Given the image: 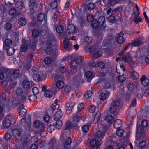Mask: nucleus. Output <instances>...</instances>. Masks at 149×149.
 <instances>
[{"instance_id":"nucleus-20","label":"nucleus","mask_w":149,"mask_h":149,"mask_svg":"<svg viewBox=\"0 0 149 149\" xmlns=\"http://www.w3.org/2000/svg\"><path fill=\"white\" fill-rule=\"evenodd\" d=\"M105 20V17L103 16H101L99 17L97 21V22L99 23V25H100V27H101V29L102 30H105V29L106 27L104 25Z\"/></svg>"},{"instance_id":"nucleus-22","label":"nucleus","mask_w":149,"mask_h":149,"mask_svg":"<svg viewBox=\"0 0 149 149\" xmlns=\"http://www.w3.org/2000/svg\"><path fill=\"white\" fill-rule=\"evenodd\" d=\"M113 40V38L111 35H109L106 37V40L103 41V46L108 45Z\"/></svg>"},{"instance_id":"nucleus-1","label":"nucleus","mask_w":149,"mask_h":149,"mask_svg":"<svg viewBox=\"0 0 149 149\" xmlns=\"http://www.w3.org/2000/svg\"><path fill=\"white\" fill-rule=\"evenodd\" d=\"M97 125L99 130L95 134V137L98 139L102 140L104 137L107 127L105 125L104 121L102 120L99 121Z\"/></svg>"},{"instance_id":"nucleus-52","label":"nucleus","mask_w":149,"mask_h":149,"mask_svg":"<svg viewBox=\"0 0 149 149\" xmlns=\"http://www.w3.org/2000/svg\"><path fill=\"white\" fill-rule=\"evenodd\" d=\"M58 70L61 73H64L66 71V69L64 66L60 65L58 68Z\"/></svg>"},{"instance_id":"nucleus-8","label":"nucleus","mask_w":149,"mask_h":149,"mask_svg":"<svg viewBox=\"0 0 149 149\" xmlns=\"http://www.w3.org/2000/svg\"><path fill=\"white\" fill-rule=\"evenodd\" d=\"M53 77L56 81V86L59 89H61L65 86L63 78L61 75L56 74L53 76Z\"/></svg>"},{"instance_id":"nucleus-28","label":"nucleus","mask_w":149,"mask_h":149,"mask_svg":"<svg viewBox=\"0 0 149 149\" xmlns=\"http://www.w3.org/2000/svg\"><path fill=\"white\" fill-rule=\"evenodd\" d=\"M122 122L121 120L117 119L115 121L114 127L116 129L120 128L122 125Z\"/></svg>"},{"instance_id":"nucleus-55","label":"nucleus","mask_w":149,"mask_h":149,"mask_svg":"<svg viewBox=\"0 0 149 149\" xmlns=\"http://www.w3.org/2000/svg\"><path fill=\"white\" fill-rule=\"evenodd\" d=\"M90 125H85L83 126L82 129L83 132L85 133H87L89 130Z\"/></svg>"},{"instance_id":"nucleus-12","label":"nucleus","mask_w":149,"mask_h":149,"mask_svg":"<svg viewBox=\"0 0 149 149\" xmlns=\"http://www.w3.org/2000/svg\"><path fill=\"white\" fill-rule=\"evenodd\" d=\"M22 125H23L25 129L29 130L31 127V121L30 118L26 120L23 118L20 120Z\"/></svg>"},{"instance_id":"nucleus-48","label":"nucleus","mask_w":149,"mask_h":149,"mask_svg":"<svg viewBox=\"0 0 149 149\" xmlns=\"http://www.w3.org/2000/svg\"><path fill=\"white\" fill-rule=\"evenodd\" d=\"M92 27L94 29H96L98 27H100L99 23L96 20H94L92 22Z\"/></svg>"},{"instance_id":"nucleus-27","label":"nucleus","mask_w":149,"mask_h":149,"mask_svg":"<svg viewBox=\"0 0 149 149\" xmlns=\"http://www.w3.org/2000/svg\"><path fill=\"white\" fill-rule=\"evenodd\" d=\"M24 106L23 104L20 105L19 107L20 112H19V115L21 117H23L25 115L27 112L26 109L24 108Z\"/></svg>"},{"instance_id":"nucleus-9","label":"nucleus","mask_w":149,"mask_h":149,"mask_svg":"<svg viewBox=\"0 0 149 149\" xmlns=\"http://www.w3.org/2000/svg\"><path fill=\"white\" fill-rule=\"evenodd\" d=\"M76 37L73 36L71 37L70 38V39H68L67 38H66L63 42L64 44V49L66 50L70 51L72 48L73 45L72 44V42H70L69 40H75L76 39Z\"/></svg>"},{"instance_id":"nucleus-53","label":"nucleus","mask_w":149,"mask_h":149,"mask_svg":"<svg viewBox=\"0 0 149 149\" xmlns=\"http://www.w3.org/2000/svg\"><path fill=\"white\" fill-rule=\"evenodd\" d=\"M72 85L69 84L65 86L64 88V91L66 92H68L72 90Z\"/></svg>"},{"instance_id":"nucleus-5","label":"nucleus","mask_w":149,"mask_h":149,"mask_svg":"<svg viewBox=\"0 0 149 149\" xmlns=\"http://www.w3.org/2000/svg\"><path fill=\"white\" fill-rule=\"evenodd\" d=\"M32 71L33 74V80L37 82L42 81L46 76V74H44L43 72H39L37 73L38 71V69L35 67L32 69Z\"/></svg>"},{"instance_id":"nucleus-59","label":"nucleus","mask_w":149,"mask_h":149,"mask_svg":"<svg viewBox=\"0 0 149 149\" xmlns=\"http://www.w3.org/2000/svg\"><path fill=\"white\" fill-rule=\"evenodd\" d=\"M142 42L140 40H137L132 43V45L133 46H137L142 45Z\"/></svg>"},{"instance_id":"nucleus-21","label":"nucleus","mask_w":149,"mask_h":149,"mask_svg":"<svg viewBox=\"0 0 149 149\" xmlns=\"http://www.w3.org/2000/svg\"><path fill=\"white\" fill-rule=\"evenodd\" d=\"M110 95V93L107 91H105L100 95V99L102 100H104L107 99Z\"/></svg>"},{"instance_id":"nucleus-6","label":"nucleus","mask_w":149,"mask_h":149,"mask_svg":"<svg viewBox=\"0 0 149 149\" xmlns=\"http://www.w3.org/2000/svg\"><path fill=\"white\" fill-rule=\"evenodd\" d=\"M82 60L80 57L77 58L75 60H72L70 64L71 72L73 73L76 72L78 67H79L80 64Z\"/></svg>"},{"instance_id":"nucleus-36","label":"nucleus","mask_w":149,"mask_h":149,"mask_svg":"<svg viewBox=\"0 0 149 149\" xmlns=\"http://www.w3.org/2000/svg\"><path fill=\"white\" fill-rule=\"evenodd\" d=\"M3 49L4 50H7V53L8 55H12L14 52V51H13L14 49L13 48H10V49H7L6 47L4 46Z\"/></svg>"},{"instance_id":"nucleus-64","label":"nucleus","mask_w":149,"mask_h":149,"mask_svg":"<svg viewBox=\"0 0 149 149\" xmlns=\"http://www.w3.org/2000/svg\"><path fill=\"white\" fill-rule=\"evenodd\" d=\"M44 61L45 64H49L51 63L52 60L50 58L47 57L45 58Z\"/></svg>"},{"instance_id":"nucleus-54","label":"nucleus","mask_w":149,"mask_h":149,"mask_svg":"<svg viewBox=\"0 0 149 149\" xmlns=\"http://www.w3.org/2000/svg\"><path fill=\"white\" fill-rule=\"evenodd\" d=\"M131 75L133 78L134 79H137L139 78V74L135 71H133L132 72Z\"/></svg>"},{"instance_id":"nucleus-35","label":"nucleus","mask_w":149,"mask_h":149,"mask_svg":"<svg viewBox=\"0 0 149 149\" xmlns=\"http://www.w3.org/2000/svg\"><path fill=\"white\" fill-rule=\"evenodd\" d=\"M9 13L10 15L15 16H17L18 15L16 9L13 8L10 9L9 10Z\"/></svg>"},{"instance_id":"nucleus-40","label":"nucleus","mask_w":149,"mask_h":149,"mask_svg":"<svg viewBox=\"0 0 149 149\" xmlns=\"http://www.w3.org/2000/svg\"><path fill=\"white\" fill-rule=\"evenodd\" d=\"M11 130L9 129L6 134H5V138L7 141L10 140L12 137Z\"/></svg>"},{"instance_id":"nucleus-43","label":"nucleus","mask_w":149,"mask_h":149,"mask_svg":"<svg viewBox=\"0 0 149 149\" xmlns=\"http://www.w3.org/2000/svg\"><path fill=\"white\" fill-rule=\"evenodd\" d=\"M18 23L19 25L24 26L26 24V21L25 18H20L18 19Z\"/></svg>"},{"instance_id":"nucleus-32","label":"nucleus","mask_w":149,"mask_h":149,"mask_svg":"<svg viewBox=\"0 0 149 149\" xmlns=\"http://www.w3.org/2000/svg\"><path fill=\"white\" fill-rule=\"evenodd\" d=\"M62 115L63 113L62 111L60 109L56 113L54 116V120H58V119H60L61 118Z\"/></svg>"},{"instance_id":"nucleus-42","label":"nucleus","mask_w":149,"mask_h":149,"mask_svg":"<svg viewBox=\"0 0 149 149\" xmlns=\"http://www.w3.org/2000/svg\"><path fill=\"white\" fill-rule=\"evenodd\" d=\"M64 30V27L61 25H59L57 26L56 28V31L59 34L62 33L63 32Z\"/></svg>"},{"instance_id":"nucleus-46","label":"nucleus","mask_w":149,"mask_h":149,"mask_svg":"<svg viewBox=\"0 0 149 149\" xmlns=\"http://www.w3.org/2000/svg\"><path fill=\"white\" fill-rule=\"evenodd\" d=\"M54 120L56 121V127L57 129H60L62 125V121L60 119Z\"/></svg>"},{"instance_id":"nucleus-44","label":"nucleus","mask_w":149,"mask_h":149,"mask_svg":"<svg viewBox=\"0 0 149 149\" xmlns=\"http://www.w3.org/2000/svg\"><path fill=\"white\" fill-rule=\"evenodd\" d=\"M22 86L24 88H28L30 86V83L27 80H24L22 82Z\"/></svg>"},{"instance_id":"nucleus-24","label":"nucleus","mask_w":149,"mask_h":149,"mask_svg":"<svg viewBox=\"0 0 149 149\" xmlns=\"http://www.w3.org/2000/svg\"><path fill=\"white\" fill-rule=\"evenodd\" d=\"M142 84L144 86H147L149 85V79L145 76H143L140 79Z\"/></svg>"},{"instance_id":"nucleus-57","label":"nucleus","mask_w":149,"mask_h":149,"mask_svg":"<svg viewBox=\"0 0 149 149\" xmlns=\"http://www.w3.org/2000/svg\"><path fill=\"white\" fill-rule=\"evenodd\" d=\"M146 145V142L143 140L141 141L139 143V146L141 149L145 148Z\"/></svg>"},{"instance_id":"nucleus-13","label":"nucleus","mask_w":149,"mask_h":149,"mask_svg":"<svg viewBox=\"0 0 149 149\" xmlns=\"http://www.w3.org/2000/svg\"><path fill=\"white\" fill-rule=\"evenodd\" d=\"M75 105V103L71 100L69 101L65 104V109L66 110V113L69 114L71 113L72 110Z\"/></svg>"},{"instance_id":"nucleus-60","label":"nucleus","mask_w":149,"mask_h":149,"mask_svg":"<svg viewBox=\"0 0 149 149\" xmlns=\"http://www.w3.org/2000/svg\"><path fill=\"white\" fill-rule=\"evenodd\" d=\"M95 7V5L92 3H91L88 4L87 5V8L89 10H91L93 9Z\"/></svg>"},{"instance_id":"nucleus-2","label":"nucleus","mask_w":149,"mask_h":149,"mask_svg":"<svg viewBox=\"0 0 149 149\" xmlns=\"http://www.w3.org/2000/svg\"><path fill=\"white\" fill-rule=\"evenodd\" d=\"M53 42H55V43L56 44H58V42L56 41L54 35L50 36L47 38L46 42L47 48L46 49L45 52L46 53L48 54L53 53L55 57H56L58 55V50H55V53H54L55 51L52 50L51 47Z\"/></svg>"},{"instance_id":"nucleus-29","label":"nucleus","mask_w":149,"mask_h":149,"mask_svg":"<svg viewBox=\"0 0 149 149\" xmlns=\"http://www.w3.org/2000/svg\"><path fill=\"white\" fill-rule=\"evenodd\" d=\"M101 116V113L99 111H97L94 117L93 123L95 124H96L98 122V121L100 119Z\"/></svg>"},{"instance_id":"nucleus-7","label":"nucleus","mask_w":149,"mask_h":149,"mask_svg":"<svg viewBox=\"0 0 149 149\" xmlns=\"http://www.w3.org/2000/svg\"><path fill=\"white\" fill-rule=\"evenodd\" d=\"M33 126L35 128H39V131L40 133V135L42 137H43L42 136V133L46 134L44 136H47V132L45 130V127L44 124L43 123L39 120H35L33 122Z\"/></svg>"},{"instance_id":"nucleus-30","label":"nucleus","mask_w":149,"mask_h":149,"mask_svg":"<svg viewBox=\"0 0 149 149\" xmlns=\"http://www.w3.org/2000/svg\"><path fill=\"white\" fill-rule=\"evenodd\" d=\"M114 119V117L112 115L109 114L105 117L106 121L110 125L112 124L113 120Z\"/></svg>"},{"instance_id":"nucleus-38","label":"nucleus","mask_w":149,"mask_h":149,"mask_svg":"<svg viewBox=\"0 0 149 149\" xmlns=\"http://www.w3.org/2000/svg\"><path fill=\"white\" fill-rule=\"evenodd\" d=\"M37 17L38 20L40 21H42L45 19L46 20L47 19L46 15L43 13H41L39 14Z\"/></svg>"},{"instance_id":"nucleus-14","label":"nucleus","mask_w":149,"mask_h":149,"mask_svg":"<svg viewBox=\"0 0 149 149\" xmlns=\"http://www.w3.org/2000/svg\"><path fill=\"white\" fill-rule=\"evenodd\" d=\"M81 118V116L79 114L75 113L73 115L72 122L73 127H76L78 125V124L80 122Z\"/></svg>"},{"instance_id":"nucleus-4","label":"nucleus","mask_w":149,"mask_h":149,"mask_svg":"<svg viewBox=\"0 0 149 149\" xmlns=\"http://www.w3.org/2000/svg\"><path fill=\"white\" fill-rule=\"evenodd\" d=\"M88 49L90 53H95L91 57L92 59L97 58L102 56V53L100 51V49L97 45H91L89 48Z\"/></svg>"},{"instance_id":"nucleus-23","label":"nucleus","mask_w":149,"mask_h":149,"mask_svg":"<svg viewBox=\"0 0 149 149\" xmlns=\"http://www.w3.org/2000/svg\"><path fill=\"white\" fill-rule=\"evenodd\" d=\"M67 31L69 33L74 34L77 32L75 26L72 24H70L68 26Z\"/></svg>"},{"instance_id":"nucleus-56","label":"nucleus","mask_w":149,"mask_h":149,"mask_svg":"<svg viewBox=\"0 0 149 149\" xmlns=\"http://www.w3.org/2000/svg\"><path fill=\"white\" fill-rule=\"evenodd\" d=\"M124 133V131L123 130L120 129L117 130L116 131V134L118 136L121 137L122 136Z\"/></svg>"},{"instance_id":"nucleus-39","label":"nucleus","mask_w":149,"mask_h":149,"mask_svg":"<svg viewBox=\"0 0 149 149\" xmlns=\"http://www.w3.org/2000/svg\"><path fill=\"white\" fill-rule=\"evenodd\" d=\"M92 95V92L91 91H87L84 94V98L88 99L90 98Z\"/></svg>"},{"instance_id":"nucleus-37","label":"nucleus","mask_w":149,"mask_h":149,"mask_svg":"<svg viewBox=\"0 0 149 149\" xmlns=\"http://www.w3.org/2000/svg\"><path fill=\"white\" fill-rule=\"evenodd\" d=\"M103 84V87L105 88H108L110 87V82L109 81L104 80L101 82Z\"/></svg>"},{"instance_id":"nucleus-26","label":"nucleus","mask_w":149,"mask_h":149,"mask_svg":"<svg viewBox=\"0 0 149 149\" xmlns=\"http://www.w3.org/2000/svg\"><path fill=\"white\" fill-rule=\"evenodd\" d=\"M62 146H68L70 147V145L72 142V140L71 138L68 137V138L63 140Z\"/></svg>"},{"instance_id":"nucleus-19","label":"nucleus","mask_w":149,"mask_h":149,"mask_svg":"<svg viewBox=\"0 0 149 149\" xmlns=\"http://www.w3.org/2000/svg\"><path fill=\"white\" fill-rule=\"evenodd\" d=\"M70 132V130H64L61 132L60 136V139L61 141H63L68 137L69 133Z\"/></svg>"},{"instance_id":"nucleus-63","label":"nucleus","mask_w":149,"mask_h":149,"mask_svg":"<svg viewBox=\"0 0 149 149\" xmlns=\"http://www.w3.org/2000/svg\"><path fill=\"white\" fill-rule=\"evenodd\" d=\"M107 19L109 22L111 23H113L115 20L114 17L111 15L108 17Z\"/></svg>"},{"instance_id":"nucleus-10","label":"nucleus","mask_w":149,"mask_h":149,"mask_svg":"<svg viewBox=\"0 0 149 149\" xmlns=\"http://www.w3.org/2000/svg\"><path fill=\"white\" fill-rule=\"evenodd\" d=\"M49 149H59V143L57 140L55 138H53L50 140L48 144Z\"/></svg>"},{"instance_id":"nucleus-31","label":"nucleus","mask_w":149,"mask_h":149,"mask_svg":"<svg viewBox=\"0 0 149 149\" xmlns=\"http://www.w3.org/2000/svg\"><path fill=\"white\" fill-rule=\"evenodd\" d=\"M92 66L95 67H99L100 68H103L105 67L104 63L102 62H97L94 65V63L91 64Z\"/></svg>"},{"instance_id":"nucleus-51","label":"nucleus","mask_w":149,"mask_h":149,"mask_svg":"<svg viewBox=\"0 0 149 149\" xmlns=\"http://www.w3.org/2000/svg\"><path fill=\"white\" fill-rule=\"evenodd\" d=\"M29 5L30 8L33 9L35 5V0H29Z\"/></svg>"},{"instance_id":"nucleus-41","label":"nucleus","mask_w":149,"mask_h":149,"mask_svg":"<svg viewBox=\"0 0 149 149\" xmlns=\"http://www.w3.org/2000/svg\"><path fill=\"white\" fill-rule=\"evenodd\" d=\"M89 112L91 113H94L96 110V107L94 105L92 104L89 106L88 107Z\"/></svg>"},{"instance_id":"nucleus-34","label":"nucleus","mask_w":149,"mask_h":149,"mask_svg":"<svg viewBox=\"0 0 149 149\" xmlns=\"http://www.w3.org/2000/svg\"><path fill=\"white\" fill-rule=\"evenodd\" d=\"M137 131L140 134H145L146 132V128L144 127L141 125L138 126L137 128Z\"/></svg>"},{"instance_id":"nucleus-15","label":"nucleus","mask_w":149,"mask_h":149,"mask_svg":"<svg viewBox=\"0 0 149 149\" xmlns=\"http://www.w3.org/2000/svg\"><path fill=\"white\" fill-rule=\"evenodd\" d=\"M11 116L8 115L6 116L5 120L3 123V125L5 128L9 127L11 124Z\"/></svg>"},{"instance_id":"nucleus-33","label":"nucleus","mask_w":149,"mask_h":149,"mask_svg":"<svg viewBox=\"0 0 149 149\" xmlns=\"http://www.w3.org/2000/svg\"><path fill=\"white\" fill-rule=\"evenodd\" d=\"M15 6L18 9H22L24 8V4L21 1H17L15 3Z\"/></svg>"},{"instance_id":"nucleus-16","label":"nucleus","mask_w":149,"mask_h":149,"mask_svg":"<svg viewBox=\"0 0 149 149\" xmlns=\"http://www.w3.org/2000/svg\"><path fill=\"white\" fill-rule=\"evenodd\" d=\"M11 130V134H13V136L16 138H19L20 136L22 131L21 129H16L13 128L10 129Z\"/></svg>"},{"instance_id":"nucleus-58","label":"nucleus","mask_w":149,"mask_h":149,"mask_svg":"<svg viewBox=\"0 0 149 149\" xmlns=\"http://www.w3.org/2000/svg\"><path fill=\"white\" fill-rule=\"evenodd\" d=\"M93 38L89 36H86L84 38V40L87 44H90L91 43Z\"/></svg>"},{"instance_id":"nucleus-62","label":"nucleus","mask_w":149,"mask_h":149,"mask_svg":"<svg viewBox=\"0 0 149 149\" xmlns=\"http://www.w3.org/2000/svg\"><path fill=\"white\" fill-rule=\"evenodd\" d=\"M37 98L36 95L33 94L30 95L29 97V100L31 102L34 101L36 100Z\"/></svg>"},{"instance_id":"nucleus-50","label":"nucleus","mask_w":149,"mask_h":149,"mask_svg":"<svg viewBox=\"0 0 149 149\" xmlns=\"http://www.w3.org/2000/svg\"><path fill=\"white\" fill-rule=\"evenodd\" d=\"M12 44V41L10 39H7L5 40L4 44L7 47L10 46Z\"/></svg>"},{"instance_id":"nucleus-49","label":"nucleus","mask_w":149,"mask_h":149,"mask_svg":"<svg viewBox=\"0 0 149 149\" xmlns=\"http://www.w3.org/2000/svg\"><path fill=\"white\" fill-rule=\"evenodd\" d=\"M40 34V32L37 29L34 30L32 32V34L33 37L35 38H36L38 37Z\"/></svg>"},{"instance_id":"nucleus-45","label":"nucleus","mask_w":149,"mask_h":149,"mask_svg":"<svg viewBox=\"0 0 149 149\" xmlns=\"http://www.w3.org/2000/svg\"><path fill=\"white\" fill-rule=\"evenodd\" d=\"M12 74L15 78H17L20 74V71L19 69H16L12 71Z\"/></svg>"},{"instance_id":"nucleus-3","label":"nucleus","mask_w":149,"mask_h":149,"mask_svg":"<svg viewBox=\"0 0 149 149\" xmlns=\"http://www.w3.org/2000/svg\"><path fill=\"white\" fill-rule=\"evenodd\" d=\"M123 104L119 99L115 100L111 104L109 111L110 112L114 115L117 114L119 109L121 107Z\"/></svg>"},{"instance_id":"nucleus-61","label":"nucleus","mask_w":149,"mask_h":149,"mask_svg":"<svg viewBox=\"0 0 149 149\" xmlns=\"http://www.w3.org/2000/svg\"><path fill=\"white\" fill-rule=\"evenodd\" d=\"M126 79V76L125 75H120L118 78V81L120 82H123L125 81Z\"/></svg>"},{"instance_id":"nucleus-11","label":"nucleus","mask_w":149,"mask_h":149,"mask_svg":"<svg viewBox=\"0 0 149 149\" xmlns=\"http://www.w3.org/2000/svg\"><path fill=\"white\" fill-rule=\"evenodd\" d=\"M102 143V140L98 139L95 137L90 141L91 147L93 149H97Z\"/></svg>"},{"instance_id":"nucleus-25","label":"nucleus","mask_w":149,"mask_h":149,"mask_svg":"<svg viewBox=\"0 0 149 149\" xmlns=\"http://www.w3.org/2000/svg\"><path fill=\"white\" fill-rule=\"evenodd\" d=\"M33 55L32 54H30L28 56L27 60H29V62L28 64H26L24 66V68L25 69L28 70L30 69L31 66V63L33 59Z\"/></svg>"},{"instance_id":"nucleus-17","label":"nucleus","mask_w":149,"mask_h":149,"mask_svg":"<svg viewBox=\"0 0 149 149\" xmlns=\"http://www.w3.org/2000/svg\"><path fill=\"white\" fill-rule=\"evenodd\" d=\"M122 60L125 62L127 63H133L132 58L130 56L129 53L127 52L123 56L122 58Z\"/></svg>"},{"instance_id":"nucleus-47","label":"nucleus","mask_w":149,"mask_h":149,"mask_svg":"<svg viewBox=\"0 0 149 149\" xmlns=\"http://www.w3.org/2000/svg\"><path fill=\"white\" fill-rule=\"evenodd\" d=\"M45 93V96L48 97H51L53 94V92L51 90L49 89L46 90Z\"/></svg>"},{"instance_id":"nucleus-18","label":"nucleus","mask_w":149,"mask_h":149,"mask_svg":"<svg viewBox=\"0 0 149 149\" xmlns=\"http://www.w3.org/2000/svg\"><path fill=\"white\" fill-rule=\"evenodd\" d=\"M124 33L123 32H120L117 34L116 36L117 42L119 44H122L124 42V38L123 37Z\"/></svg>"}]
</instances>
